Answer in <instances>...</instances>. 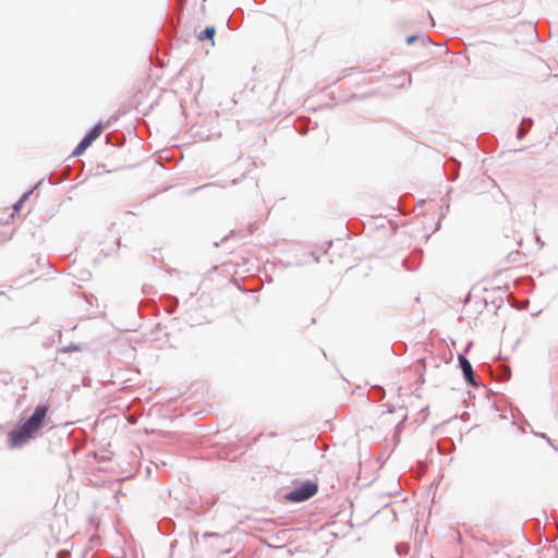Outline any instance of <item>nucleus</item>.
Wrapping results in <instances>:
<instances>
[{
    "instance_id": "f257e3e1",
    "label": "nucleus",
    "mask_w": 558,
    "mask_h": 558,
    "mask_svg": "<svg viewBox=\"0 0 558 558\" xmlns=\"http://www.w3.org/2000/svg\"><path fill=\"white\" fill-rule=\"evenodd\" d=\"M48 404H39L29 418L17 429L9 433V444L12 448L21 447L29 439L36 436L41 428L44 421L49 412Z\"/></svg>"
},
{
    "instance_id": "f03ea898",
    "label": "nucleus",
    "mask_w": 558,
    "mask_h": 558,
    "mask_svg": "<svg viewBox=\"0 0 558 558\" xmlns=\"http://www.w3.org/2000/svg\"><path fill=\"white\" fill-rule=\"evenodd\" d=\"M318 492V485L307 481L295 486L286 495V499L292 502H302L313 497Z\"/></svg>"
},
{
    "instance_id": "7ed1b4c3",
    "label": "nucleus",
    "mask_w": 558,
    "mask_h": 558,
    "mask_svg": "<svg viewBox=\"0 0 558 558\" xmlns=\"http://www.w3.org/2000/svg\"><path fill=\"white\" fill-rule=\"evenodd\" d=\"M459 362H460V366H461L462 373L464 375V378L470 384L474 385L475 380H474V374H473V369H472L471 363L463 355H459Z\"/></svg>"
},
{
    "instance_id": "20e7f679",
    "label": "nucleus",
    "mask_w": 558,
    "mask_h": 558,
    "mask_svg": "<svg viewBox=\"0 0 558 558\" xmlns=\"http://www.w3.org/2000/svg\"><path fill=\"white\" fill-rule=\"evenodd\" d=\"M216 34V28L214 26H207L203 32H201L197 36L198 40L203 41L205 39H210L214 43V36Z\"/></svg>"
},
{
    "instance_id": "39448f33",
    "label": "nucleus",
    "mask_w": 558,
    "mask_h": 558,
    "mask_svg": "<svg viewBox=\"0 0 558 558\" xmlns=\"http://www.w3.org/2000/svg\"><path fill=\"white\" fill-rule=\"evenodd\" d=\"M92 142L86 136L82 140V142L77 145V147L73 151V156L82 155L89 146Z\"/></svg>"
},
{
    "instance_id": "423d86ee",
    "label": "nucleus",
    "mask_w": 558,
    "mask_h": 558,
    "mask_svg": "<svg viewBox=\"0 0 558 558\" xmlns=\"http://www.w3.org/2000/svg\"><path fill=\"white\" fill-rule=\"evenodd\" d=\"M101 133V126L96 125L87 135L86 137L89 138V141L93 143Z\"/></svg>"
},
{
    "instance_id": "0eeeda50",
    "label": "nucleus",
    "mask_w": 558,
    "mask_h": 558,
    "mask_svg": "<svg viewBox=\"0 0 558 558\" xmlns=\"http://www.w3.org/2000/svg\"><path fill=\"white\" fill-rule=\"evenodd\" d=\"M31 192L25 193L13 206L14 210L17 211L22 207L23 203L28 198Z\"/></svg>"
},
{
    "instance_id": "6e6552de",
    "label": "nucleus",
    "mask_w": 558,
    "mask_h": 558,
    "mask_svg": "<svg viewBox=\"0 0 558 558\" xmlns=\"http://www.w3.org/2000/svg\"><path fill=\"white\" fill-rule=\"evenodd\" d=\"M417 38H418V37H416V36H409V37L407 38V43H408L409 45H411V44H413V43H414V40H416Z\"/></svg>"
}]
</instances>
